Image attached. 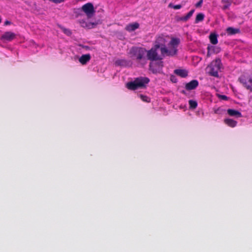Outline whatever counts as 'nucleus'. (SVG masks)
<instances>
[{"label":"nucleus","mask_w":252,"mask_h":252,"mask_svg":"<svg viewBox=\"0 0 252 252\" xmlns=\"http://www.w3.org/2000/svg\"><path fill=\"white\" fill-rule=\"evenodd\" d=\"M180 43V39L174 38L171 39L166 45L167 46L161 47L160 49L161 54L162 56H174L176 55L178 51V47Z\"/></svg>","instance_id":"nucleus-1"},{"label":"nucleus","mask_w":252,"mask_h":252,"mask_svg":"<svg viewBox=\"0 0 252 252\" xmlns=\"http://www.w3.org/2000/svg\"><path fill=\"white\" fill-rule=\"evenodd\" d=\"M222 66L221 61L220 59H216L213 61L206 68V72L210 75L218 77V72Z\"/></svg>","instance_id":"nucleus-2"},{"label":"nucleus","mask_w":252,"mask_h":252,"mask_svg":"<svg viewBox=\"0 0 252 252\" xmlns=\"http://www.w3.org/2000/svg\"><path fill=\"white\" fill-rule=\"evenodd\" d=\"M149 82V79L147 77H139L136 78L133 82L127 83L126 87L130 90H135L138 88L145 87V85Z\"/></svg>","instance_id":"nucleus-3"},{"label":"nucleus","mask_w":252,"mask_h":252,"mask_svg":"<svg viewBox=\"0 0 252 252\" xmlns=\"http://www.w3.org/2000/svg\"><path fill=\"white\" fill-rule=\"evenodd\" d=\"M147 50L142 48L133 47L130 50V53L138 62H143L145 63L147 60Z\"/></svg>","instance_id":"nucleus-4"},{"label":"nucleus","mask_w":252,"mask_h":252,"mask_svg":"<svg viewBox=\"0 0 252 252\" xmlns=\"http://www.w3.org/2000/svg\"><path fill=\"white\" fill-rule=\"evenodd\" d=\"M174 37H171L168 35H161L159 36L156 39V47L161 48V47H165L166 45Z\"/></svg>","instance_id":"nucleus-5"},{"label":"nucleus","mask_w":252,"mask_h":252,"mask_svg":"<svg viewBox=\"0 0 252 252\" xmlns=\"http://www.w3.org/2000/svg\"><path fill=\"white\" fill-rule=\"evenodd\" d=\"M159 49L155 45L154 47L150 50L147 51L146 56L147 60L152 61L158 60L161 59V56L158 53V50Z\"/></svg>","instance_id":"nucleus-6"},{"label":"nucleus","mask_w":252,"mask_h":252,"mask_svg":"<svg viewBox=\"0 0 252 252\" xmlns=\"http://www.w3.org/2000/svg\"><path fill=\"white\" fill-rule=\"evenodd\" d=\"M82 11L85 13L88 18H91L94 16L95 13V10L92 3H87L82 7Z\"/></svg>","instance_id":"nucleus-7"},{"label":"nucleus","mask_w":252,"mask_h":252,"mask_svg":"<svg viewBox=\"0 0 252 252\" xmlns=\"http://www.w3.org/2000/svg\"><path fill=\"white\" fill-rule=\"evenodd\" d=\"M16 35L15 33L7 31L4 32L0 36V39L3 42H10L16 38Z\"/></svg>","instance_id":"nucleus-8"},{"label":"nucleus","mask_w":252,"mask_h":252,"mask_svg":"<svg viewBox=\"0 0 252 252\" xmlns=\"http://www.w3.org/2000/svg\"><path fill=\"white\" fill-rule=\"evenodd\" d=\"M240 82L247 89L252 91V77L246 78L245 76H241L239 78Z\"/></svg>","instance_id":"nucleus-9"},{"label":"nucleus","mask_w":252,"mask_h":252,"mask_svg":"<svg viewBox=\"0 0 252 252\" xmlns=\"http://www.w3.org/2000/svg\"><path fill=\"white\" fill-rule=\"evenodd\" d=\"M198 85V82L196 80H193L190 82L187 83L185 88L187 90H191L195 89Z\"/></svg>","instance_id":"nucleus-10"},{"label":"nucleus","mask_w":252,"mask_h":252,"mask_svg":"<svg viewBox=\"0 0 252 252\" xmlns=\"http://www.w3.org/2000/svg\"><path fill=\"white\" fill-rule=\"evenodd\" d=\"M139 27V25L137 23H133L127 25L125 29L129 32H133L135 30L137 29Z\"/></svg>","instance_id":"nucleus-11"},{"label":"nucleus","mask_w":252,"mask_h":252,"mask_svg":"<svg viewBox=\"0 0 252 252\" xmlns=\"http://www.w3.org/2000/svg\"><path fill=\"white\" fill-rule=\"evenodd\" d=\"M100 23L99 20L95 21L94 22H90L88 23H86L84 22L82 23V26L83 27H86L88 29H92L95 27L97 25Z\"/></svg>","instance_id":"nucleus-12"},{"label":"nucleus","mask_w":252,"mask_h":252,"mask_svg":"<svg viewBox=\"0 0 252 252\" xmlns=\"http://www.w3.org/2000/svg\"><path fill=\"white\" fill-rule=\"evenodd\" d=\"M227 112L228 115L230 116L235 117L236 118H240L242 117L241 113L237 110L229 109L227 110Z\"/></svg>","instance_id":"nucleus-13"},{"label":"nucleus","mask_w":252,"mask_h":252,"mask_svg":"<svg viewBox=\"0 0 252 252\" xmlns=\"http://www.w3.org/2000/svg\"><path fill=\"white\" fill-rule=\"evenodd\" d=\"M91 56L89 54L82 55L79 59V62L82 64H85L90 61Z\"/></svg>","instance_id":"nucleus-14"},{"label":"nucleus","mask_w":252,"mask_h":252,"mask_svg":"<svg viewBox=\"0 0 252 252\" xmlns=\"http://www.w3.org/2000/svg\"><path fill=\"white\" fill-rule=\"evenodd\" d=\"M224 122L228 126L232 127H235L237 123L236 121L231 119H225L224 120Z\"/></svg>","instance_id":"nucleus-15"},{"label":"nucleus","mask_w":252,"mask_h":252,"mask_svg":"<svg viewBox=\"0 0 252 252\" xmlns=\"http://www.w3.org/2000/svg\"><path fill=\"white\" fill-rule=\"evenodd\" d=\"M209 39L212 44L216 45L218 43V35L215 33H211L209 35Z\"/></svg>","instance_id":"nucleus-16"},{"label":"nucleus","mask_w":252,"mask_h":252,"mask_svg":"<svg viewBox=\"0 0 252 252\" xmlns=\"http://www.w3.org/2000/svg\"><path fill=\"white\" fill-rule=\"evenodd\" d=\"M174 72L182 77H185L188 75V71L185 69H176Z\"/></svg>","instance_id":"nucleus-17"},{"label":"nucleus","mask_w":252,"mask_h":252,"mask_svg":"<svg viewBox=\"0 0 252 252\" xmlns=\"http://www.w3.org/2000/svg\"><path fill=\"white\" fill-rule=\"evenodd\" d=\"M227 33L229 34H234L239 32L238 29H234L232 27H229L226 29Z\"/></svg>","instance_id":"nucleus-18"},{"label":"nucleus","mask_w":252,"mask_h":252,"mask_svg":"<svg viewBox=\"0 0 252 252\" xmlns=\"http://www.w3.org/2000/svg\"><path fill=\"white\" fill-rule=\"evenodd\" d=\"M194 11V10H191L185 16L182 17L181 20L185 21H187L192 15Z\"/></svg>","instance_id":"nucleus-19"},{"label":"nucleus","mask_w":252,"mask_h":252,"mask_svg":"<svg viewBox=\"0 0 252 252\" xmlns=\"http://www.w3.org/2000/svg\"><path fill=\"white\" fill-rule=\"evenodd\" d=\"M221 2L224 4L222 6L223 10L227 9L230 5V2L229 0H222Z\"/></svg>","instance_id":"nucleus-20"},{"label":"nucleus","mask_w":252,"mask_h":252,"mask_svg":"<svg viewBox=\"0 0 252 252\" xmlns=\"http://www.w3.org/2000/svg\"><path fill=\"white\" fill-rule=\"evenodd\" d=\"M189 108L195 109L197 105V103L196 101L190 100L189 101Z\"/></svg>","instance_id":"nucleus-21"},{"label":"nucleus","mask_w":252,"mask_h":252,"mask_svg":"<svg viewBox=\"0 0 252 252\" xmlns=\"http://www.w3.org/2000/svg\"><path fill=\"white\" fill-rule=\"evenodd\" d=\"M207 49H208V52H207V57H210L212 52H215V51H214L215 47L214 46H208Z\"/></svg>","instance_id":"nucleus-22"},{"label":"nucleus","mask_w":252,"mask_h":252,"mask_svg":"<svg viewBox=\"0 0 252 252\" xmlns=\"http://www.w3.org/2000/svg\"><path fill=\"white\" fill-rule=\"evenodd\" d=\"M204 16L202 13L198 14L195 19V22L197 23L203 20Z\"/></svg>","instance_id":"nucleus-23"},{"label":"nucleus","mask_w":252,"mask_h":252,"mask_svg":"<svg viewBox=\"0 0 252 252\" xmlns=\"http://www.w3.org/2000/svg\"><path fill=\"white\" fill-rule=\"evenodd\" d=\"M139 97L140 98L145 102H149L150 101V99L146 95L143 94H140Z\"/></svg>","instance_id":"nucleus-24"},{"label":"nucleus","mask_w":252,"mask_h":252,"mask_svg":"<svg viewBox=\"0 0 252 252\" xmlns=\"http://www.w3.org/2000/svg\"><path fill=\"white\" fill-rule=\"evenodd\" d=\"M126 61L124 60H118L115 62V64L118 65H124Z\"/></svg>","instance_id":"nucleus-25"},{"label":"nucleus","mask_w":252,"mask_h":252,"mask_svg":"<svg viewBox=\"0 0 252 252\" xmlns=\"http://www.w3.org/2000/svg\"><path fill=\"white\" fill-rule=\"evenodd\" d=\"M62 30L64 33H65L66 34H67L68 35H70L71 33V32L68 29H66L65 28H62Z\"/></svg>","instance_id":"nucleus-26"},{"label":"nucleus","mask_w":252,"mask_h":252,"mask_svg":"<svg viewBox=\"0 0 252 252\" xmlns=\"http://www.w3.org/2000/svg\"><path fill=\"white\" fill-rule=\"evenodd\" d=\"M218 96L219 98L223 100H226L227 99V96L224 95L218 94Z\"/></svg>","instance_id":"nucleus-27"},{"label":"nucleus","mask_w":252,"mask_h":252,"mask_svg":"<svg viewBox=\"0 0 252 252\" xmlns=\"http://www.w3.org/2000/svg\"><path fill=\"white\" fill-rule=\"evenodd\" d=\"M51 1H52L56 3H61L64 1V0H49Z\"/></svg>","instance_id":"nucleus-28"},{"label":"nucleus","mask_w":252,"mask_h":252,"mask_svg":"<svg viewBox=\"0 0 252 252\" xmlns=\"http://www.w3.org/2000/svg\"><path fill=\"white\" fill-rule=\"evenodd\" d=\"M150 69L151 70H152L153 71V73H157V71L155 70L153 68V65L151 63L150 64Z\"/></svg>","instance_id":"nucleus-29"},{"label":"nucleus","mask_w":252,"mask_h":252,"mask_svg":"<svg viewBox=\"0 0 252 252\" xmlns=\"http://www.w3.org/2000/svg\"><path fill=\"white\" fill-rule=\"evenodd\" d=\"M203 2V0H200L198 2H197L196 4V7H199L201 5L202 3Z\"/></svg>","instance_id":"nucleus-30"},{"label":"nucleus","mask_w":252,"mask_h":252,"mask_svg":"<svg viewBox=\"0 0 252 252\" xmlns=\"http://www.w3.org/2000/svg\"><path fill=\"white\" fill-rule=\"evenodd\" d=\"M181 7V6L180 5H176L174 6V8L175 9H180Z\"/></svg>","instance_id":"nucleus-31"},{"label":"nucleus","mask_w":252,"mask_h":252,"mask_svg":"<svg viewBox=\"0 0 252 252\" xmlns=\"http://www.w3.org/2000/svg\"><path fill=\"white\" fill-rule=\"evenodd\" d=\"M214 51H215V52L218 53V52H220V48H219L215 47Z\"/></svg>","instance_id":"nucleus-32"},{"label":"nucleus","mask_w":252,"mask_h":252,"mask_svg":"<svg viewBox=\"0 0 252 252\" xmlns=\"http://www.w3.org/2000/svg\"><path fill=\"white\" fill-rule=\"evenodd\" d=\"M11 24V22L9 21H6L5 22H4V25L5 26L6 25H10Z\"/></svg>","instance_id":"nucleus-33"},{"label":"nucleus","mask_w":252,"mask_h":252,"mask_svg":"<svg viewBox=\"0 0 252 252\" xmlns=\"http://www.w3.org/2000/svg\"><path fill=\"white\" fill-rule=\"evenodd\" d=\"M215 113H218V110H215Z\"/></svg>","instance_id":"nucleus-34"},{"label":"nucleus","mask_w":252,"mask_h":252,"mask_svg":"<svg viewBox=\"0 0 252 252\" xmlns=\"http://www.w3.org/2000/svg\"><path fill=\"white\" fill-rule=\"evenodd\" d=\"M1 18H0V23H1Z\"/></svg>","instance_id":"nucleus-35"}]
</instances>
